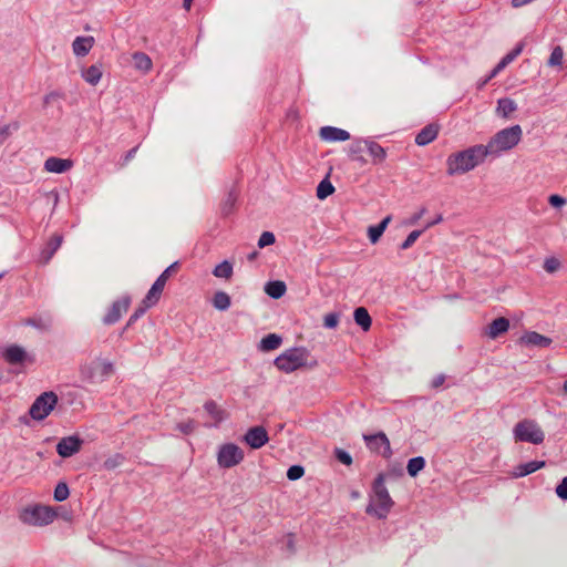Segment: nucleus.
Returning a JSON list of instances; mask_svg holds the SVG:
<instances>
[{"mask_svg": "<svg viewBox=\"0 0 567 567\" xmlns=\"http://www.w3.org/2000/svg\"><path fill=\"white\" fill-rule=\"evenodd\" d=\"M486 157L482 144L451 154L446 159V173L450 176L465 174L483 163Z\"/></svg>", "mask_w": 567, "mask_h": 567, "instance_id": "1", "label": "nucleus"}, {"mask_svg": "<svg viewBox=\"0 0 567 567\" xmlns=\"http://www.w3.org/2000/svg\"><path fill=\"white\" fill-rule=\"evenodd\" d=\"M523 130L516 124L498 131L486 145H483L487 157H499L502 153L514 148L522 140Z\"/></svg>", "mask_w": 567, "mask_h": 567, "instance_id": "2", "label": "nucleus"}, {"mask_svg": "<svg viewBox=\"0 0 567 567\" xmlns=\"http://www.w3.org/2000/svg\"><path fill=\"white\" fill-rule=\"evenodd\" d=\"M115 369L114 363L102 357H93L80 364V378L90 384L102 383L113 375Z\"/></svg>", "mask_w": 567, "mask_h": 567, "instance_id": "3", "label": "nucleus"}, {"mask_svg": "<svg viewBox=\"0 0 567 567\" xmlns=\"http://www.w3.org/2000/svg\"><path fill=\"white\" fill-rule=\"evenodd\" d=\"M373 494L365 508V513L373 515L379 519H384L392 509L394 502L391 498L388 488L384 485V475L379 474L373 482Z\"/></svg>", "mask_w": 567, "mask_h": 567, "instance_id": "4", "label": "nucleus"}, {"mask_svg": "<svg viewBox=\"0 0 567 567\" xmlns=\"http://www.w3.org/2000/svg\"><path fill=\"white\" fill-rule=\"evenodd\" d=\"M516 442H527L532 444H542L545 440V433L534 420L525 419L518 422L513 429Z\"/></svg>", "mask_w": 567, "mask_h": 567, "instance_id": "5", "label": "nucleus"}, {"mask_svg": "<svg viewBox=\"0 0 567 567\" xmlns=\"http://www.w3.org/2000/svg\"><path fill=\"white\" fill-rule=\"evenodd\" d=\"M307 354L302 349L292 348L275 359V365L286 373L293 372L306 365Z\"/></svg>", "mask_w": 567, "mask_h": 567, "instance_id": "6", "label": "nucleus"}, {"mask_svg": "<svg viewBox=\"0 0 567 567\" xmlns=\"http://www.w3.org/2000/svg\"><path fill=\"white\" fill-rule=\"evenodd\" d=\"M55 518V512L49 506L37 505L23 509L20 519L29 525L44 526L49 525Z\"/></svg>", "mask_w": 567, "mask_h": 567, "instance_id": "7", "label": "nucleus"}, {"mask_svg": "<svg viewBox=\"0 0 567 567\" xmlns=\"http://www.w3.org/2000/svg\"><path fill=\"white\" fill-rule=\"evenodd\" d=\"M58 400V395L54 392H43L30 406V416L35 421L44 420L55 408Z\"/></svg>", "mask_w": 567, "mask_h": 567, "instance_id": "8", "label": "nucleus"}, {"mask_svg": "<svg viewBox=\"0 0 567 567\" xmlns=\"http://www.w3.org/2000/svg\"><path fill=\"white\" fill-rule=\"evenodd\" d=\"M245 457L243 449L234 443H226L219 446L217 463L219 467L230 468L238 465Z\"/></svg>", "mask_w": 567, "mask_h": 567, "instance_id": "9", "label": "nucleus"}, {"mask_svg": "<svg viewBox=\"0 0 567 567\" xmlns=\"http://www.w3.org/2000/svg\"><path fill=\"white\" fill-rule=\"evenodd\" d=\"M363 440L370 451L379 453L385 458H389L392 455L390 441L385 433L379 432L377 434H364Z\"/></svg>", "mask_w": 567, "mask_h": 567, "instance_id": "10", "label": "nucleus"}, {"mask_svg": "<svg viewBox=\"0 0 567 567\" xmlns=\"http://www.w3.org/2000/svg\"><path fill=\"white\" fill-rule=\"evenodd\" d=\"M131 305V298L128 296H124L118 300H115L107 313L103 318V322L105 324H113L117 322L122 315L125 313Z\"/></svg>", "mask_w": 567, "mask_h": 567, "instance_id": "11", "label": "nucleus"}, {"mask_svg": "<svg viewBox=\"0 0 567 567\" xmlns=\"http://www.w3.org/2000/svg\"><path fill=\"white\" fill-rule=\"evenodd\" d=\"M82 443L78 435L65 436L58 442L56 452L61 457H71L80 451Z\"/></svg>", "mask_w": 567, "mask_h": 567, "instance_id": "12", "label": "nucleus"}, {"mask_svg": "<svg viewBox=\"0 0 567 567\" xmlns=\"http://www.w3.org/2000/svg\"><path fill=\"white\" fill-rule=\"evenodd\" d=\"M244 441L251 449L257 450L262 447L269 441V437L264 426H254L246 432Z\"/></svg>", "mask_w": 567, "mask_h": 567, "instance_id": "13", "label": "nucleus"}, {"mask_svg": "<svg viewBox=\"0 0 567 567\" xmlns=\"http://www.w3.org/2000/svg\"><path fill=\"white\" fill-rule=\"evenodd\" d=\"M319 136L326 142H344L350 138L348 131L334 126L321 127Z\"/></svg>", "mask_w": 567, "mask_h": 567, "instance_id": "14", "label": "nucleus"}, {"mask_svg": "<svg viewBox=\"0 0 567 567\" xmlns=\"http://www.w3.org/2000/svg\"><path fill=\"white\" fill-rule=\"evenodd\" d=\"M520 342L527 347L548 348L553 340L536 331H529L522 336Z\"/></svg>", "mask_w": 567, "mask_h": 567, "instance_id": "15", "label": "nucleus"}, {"mask_svg": "<svg viewBox=\"0 0 567 567\" xmlns=\"http://www.w3.org/2000/svg\"><path fill=\"white\" fill-rule=\"evenodd\" d=\"M73 163L70 159L49 157L44 162V169L50 173L62 174L72 167Z\"/></svg>", "mask_w": 567, "mask_h": 567, "instance_id": "16", "label": "nucleus"}, {"mask_svg": "<svg viewBox=\"0 0 567 567\" xmlns=\"http://www.w3.org/2000/svg\"><path fill=\"white\" fill-rule=\"evenodd\" d=\"M545 465V461H530L524 464H519L516 467H514L512 476L516 478L524 477L543 468Z\"/></svg>", "mask_w": 567, "mask_h": 567, "instance_id": "17", "label": "nucleus"}, {"mask_svg": "<svg viewBox=\"0 0 567 567\" xmlns=\"http://www.w3.org/2000/svg\"><path fill=\"white\" fill-rule=\"evenodd\" d=\"M204 409L207 412V414L213 419L214 426H217L219 423H221L224 420L228 417L227 412L221 409L215 401H207L204 404Z\"/></svg>", "mask_w": 567, "mask_h": 567, "instance_id": "18", "label": "nucleus"}, {"mask_svg": "<svg viewBox=\"0 0 567 567\" xmlns=\"http://www.w3.org/2000/svg\"><path fill=\"white\" fill-rule=\"evenodd\" d=\"M509 329V321L504 317L493 320L486 330V334L491 339H496L498 336L505 333Z\"/></svg>", "mask_w": 567, "mask_h": 567, "instance_id": "19", "label": "nucleus"}, {"mask_svg": "<svg viewBox=\"0 0 567 567\" xmlns=\"http://www.w3.org/2000/svg\"><path fill=\"white\" fill-rule=\"evenodd\" d=\"M94 44V39L92 37H78L72 43L73 53L76 56L86 55Z\"/></svg>", "mask_w": 567, "mask_h": 567, "instance_id": "20", "label": "nucleus"}, {"mask_svg": "<svg viewBox=\"0 0 567 567\" xmlns=\"http://www.w3.org/2000/svg\"><path fill=\"white\" fill-rule=\"evenodd\" d=\"M63 237L61 235H53L49 240L47 247L41 251V261L48 264L55 251L60 248Z\"/></svg>", "mask_w": 567, "mask_h": 567, "instance_id": "21", "label": "nucleus"}, {"mask_svg": "<svg viewBox=\"0 0 567 567\" xmlns=\"http://www.w3.org/2000/svg\"><path fill=\"white\" fill-rule=\"evenodd\" d=\"M437 133L439 130L435 125H426L415 136V143L420 146H425L436 138Z\"/></svg>", "mask_w": 567, "mask_h": 567, "instance_id": "22", "label": "nucleus"}, {"mask_svg": "<svg viewBox=\"0 0 567 567\" xmlns=\"http://www.w3.org/2000/svg\"><path fill=\"white\" fill-rule=\"evenodd\" d=\"M27 352L20 346H10L6 349L3 358L11 364L22 363L25 360Z\"/></svg>", "mask_w": 567, "mask_h": 567, "instance_id": "23", "label": "nucleus"}, {"mask_svg": "<svg viewBox=\"0 0 567 567\" xmlns=\"http://www.w3.org/2000/svg\"><path fill=\"white\" fill-rule=\"evenodd\" d=\"M516 110V102L509 97H503L497 101L496 114L503 118H508Z\"/></svg>", "mask_w": 567, "mask_h": 567, "instance_id": "24", "label": "nucleus"}, {"mask_svg": "<svg viewBox=\"0 0 567 567\" xmlns=\"http://www.w3.org/2000/svg\"><path fill=\"white\" fill-rule=\"evenodd\" d=\"M281 343L282 338L279 334L269 333L260 340L258 349L262 352H268L278 349Z\"/></svg>", "mask_w": 567, "mask_h": 567, "instance_id": "25", "label": "nucleus"}, {"mask_svg": "<svg viewBox=\"0 0 567 567\" xmlns=\"http://www.w3.org/2000/svg\"><path fill=\"white\" fill-rule=\"evenodd\" d=\"M364 147L369 152L370 156L373 159V163H382L386 157V151L380 144L373 141H364Z\"/></svg>", "mask_w": 567, "mask_h": 567, "instance_id": "26", "label": "nucleus"}, {"mask_svg": "<svg viewBox=\"0 0 567 567\" xmlns=\"http://www.w3.org/2000/svg\"><path fill=\"white\" fill-rule=\"evenodd\" d=\"M286 284L281 280L269 281L265 286V292L274 298L279 299L286 293Z\"/></svg>", "mask_w": 567, "mask_h": 567, "instance_id": "27", "label": "nucleus"}, {"mask_svg": "<svg viewBox=\"0 0 567 567\" xmlns=\"http://www.w3.org/2000/svg\"><path fill=\"white\" fill-rule=\"evenodd\" d=\"M354 321L358 326L362 328V330L368 331L371 328L372 319L368 312V310L363 307H359L354 310L353 313Z\"/></svg>", "mask_w": 567, "mask_h": 567, "instance_id": "28", "label": "nucleus"}, {"mask_svg": "<svg viewBox=\"0 0 567 567\" xmlns=\"http://www.w3.org/2000/svg\"><path fill=\"white\" fill-rule=\"evenodd\" d=\"M82 76L91 85H96L102 78V69L99 65H91L82 72Z\"/></svg>", "mask_w": 567, "mask_h": 567, "instance_id": "29", "label": "nucleus"}, {"mask_svg": "<svg viewBox=\"0 0 567 567\" xmlns=\"http://www.w3.org/2000/svg\"><path fill=\"white\" fill-rule=\"evenodd\" d=\"M233 272V264L228 260H224L223 262L218 264L213 270V275L215 277L223 279H230Z\"/></svg>", "mask_w": 567, "mask_h": 567, "instance_id": "30", "label": "nucleus"}, {"mask_svg": "<svg viewBox=\"0 0 567 567\" xmlns=\"http://www.w3.org/2000/svg\"><path fill=\"white\" fill-rule=\"evenodd\" d=\"M231 305L230 297L225 291H217L213 298V306L220 311L227 310Z\"/></svg>", "mask_w": 567, "mask_h": 567, "instance_id": "31", "label": "nucleus"}, {"mask_svg": "<svg viewBox=\"0 0 567 567\" xmlns=\"http://www.w3.org/2000/svg\"><path fill=\"white\" fill-rule=\"evenodd\" d=\"M425 467V460L422 456L412 457L408 462V473L411 477H415Z\"/></svg>", "mask_w": 567, "mask_h": 567, "instance_id": "32", "label": "nucleus"}, {"mask_svg": "<svg viewBox=\"0 0 567 567\" xmlns=\"http://www.w3.org/2000/svg\"><path fill=\"white\" fill-rule=\"evenodd\" d=\"M133 61L136 69L142 71H148L152 68V61L148 55L143 52H136L133 54Z\"/></svg>", "mask_w": 567, "mask_h": 567, "instance_id": "33", "label": "nucleus"}, {"mask_svg": "<svg viewBox=\"0 0 567 567\" xmlns=\"http://www.w3.org/2000/svg\"><path fill=\"white\" fill-rule=\"evenodd\" d=\"M24 324L27 326H30V327H33L35 329H39V330H49L51 324H52V320L50 317H47V318H29L24 321Z\"/></svg>", "mask_w": 567, "mask_h": 567, "instance_id": "34", "label": "nucleus"}, {"mask_svg": "<svg viewBox=\"0 0 567 567\" xmlns=\"http://www.w3.org/2000/svg\"><path fill=\"white\" fill-rule=\"evenodd\" d=\"M564 61V50L561 47L557 45L553 49L547 64L549 66H561Z\"/></svg>", "mask_w": 567, "mask_h": 567, "instance_id": "35", "label": "nucleus"}, {"mask_svg": "<svg viewBox=\"0 0 567 567\" xmlns=\"http://www.w3.org/2000/svg\"><path fill=\"white\" fill-rule=\"evenodd\" d=\"M334 192L333 185L326 178L321 181L317 187V197L324 199Z\"/></svg>", "mask_w": 567, "mask_h": 567, "instance_id": "36", "label": "nucleus"}, {"mask_svg": "<svg viewBox=\"0 0 567 567\" xmlns=\"http://www.w3.org/2000/svg\"><path fill=\"white\" fill-rule=\"evenodd\" d=\"M162 292V290L152 286L147 295L143 299V305H146V307H153L159 300Z\"/></svg>", "mask_w": 567, "mask_h": 567, "instance_id": "37", "label": "nucleus"}, {"mask_svg": "<svg viewBox=\"0 0 567 567\" xmlns=\"http://www.w3.org/2000/svg\"><path fill=\"white\" fill-rule=\"evenodd\" d=\"M70 495L69 487L66 483L60 482L54 488L53 497L56 502L65 501Z\"/></svg>", "mask_w": 567, "mask_h": 567, "instance_id": "38", "label": "nucleus"}, {"mask_svg": "<svg viewBox=\"0 0 567 567\" xmlns=\"http://www.w3.org/2000/svg\"><path fill=\"white\" fill-rule=\"evenodd\" d=\"M363 148H364V141H358L355 143H353L349 148V154L352 157V159L360 161L361 163H364L365 162L364 158L359 155L363 151Z\"/></svg>", "mask_w": 567, "mask_h": 567, "instance_id": "39", "label": "nucleus"}, {"mask_svg": "<svg viewBox=\"0 0 567 567\" xmlns=\"http://www.w3.org/2000/svg\"><path fill=\"white\" fill-rule=\"evenodd\" d=\"M560 267H561V264H560L559 259H557L556 257L546 258L544 261V269L548 274H554V272L558 271Z\"/></svg>", "mask_w": 567, "mask_h": 567, "instance_id": "40", "label": "nucleus"}, {"mask_svg": "<svg viewBox=\"0 0 567 567\" xmlns=\"http://www.w3.org/2000/svg\"><path fill=\"white\" fill-rule=\"evenodd\" d=\"M236 199H237L236 194L234 192H229L225 202L223 203V206H221V212L224 215H228L231 213L233 207L236 203Z\"/></svg>", "mask_w": 567, "mask_h": 567, "instance_id": "41", "label": "nucleus"}, {"mask_svg": "<svg viewBox=\"0 0 567 567\" xmlns=\"http://www.w3.org/2000/svg\"><path fill=\"white\" fill-rule=\"evenodd\" d=\"M339 319H340V315L337 312L327 313L323 317V326L328 329H334V328H337V326L339 323Z\"/></svg>", "mask_w": 567, "mask_h": 567, "instance_id": "42", "label": "nucleus"}, {"mask_svg": "<svg viewBox=\"0 0 567 567\" xmlns=\"http://www.w3.org/2000/svg\"><path fill=\"white\" fill-rule=\"evenodd\" d=\"M423 230H413L411 231L406 239L401 244L400 248L402 250H406L409 249L417 239L419 237L422 235Z\"/></svg>", "mask_w": 567, "mask_h": 567, "instance_id": "43", "label": "nucleus"}, {"mask_svg": "<svg viewBox=\"0 0 567 567\" xmlns=\"http://www.w3.org/2000/svg\"><path fill=\"white\" fill-rule=\"evenodd\" d=\"M305 474V468L301 465H292L287 471V477L290 481H297Z\"/></svg>", "mask_w": 567, "mask_h": 567, "instance_id": "44", "label": "nucleus"}, {"mask_svg": "<svg viewBox=\"0 0 567 567\" xmlns=\"http://www.w3.org/2000/svg\"><path fill=\"white\" fill-rule=\"evenodd\" d=\"M276 241V237L271 231H264L258 239V247L265 248L272 245Z\"/></svg>", "mask_w": 567, "mask_h": 567, "instance_id": "45", "label": "nucleus"}, {"mask_svg": "<svg viewBox=\"0 0 567 567\" xmlns=\"http://www.w3.org/2000/svg\"><path fill=\"white\" fill-rule=\"evenodd\" d=\"M334 456L340 463L347 466H350L352 464V456L342 449L337 447L334 450Z\"/></svg>", "mask_w": 567, "mask_h": 567, "instance_id": "46", "label": "nucleus"}, {"mask_svg": "<svg viewBox=\"0 0 567 567\" xmlns=\"http://www.w3.org/2000/svg\"><path fill=\"white\" fill-rule=\"evenodd\" d=\"M150 307H146V305H143V302L135 309L133 315L130 317L126 328L132 326L136 320H138L148 309Z\"/></svg>", "mask_w": 567, "mask_h": 567, "instance_id": "47", "label": "nucleus"}, {"mask_svg": "<svg viewBox=\"0 0 567 567\" xmlns=\"http://www.w3.org/2000/svg\"><path fill=\"white\" fill-rule=\"evenodd\" d=\"M382 235L383 231L377 225L368 228V237L372 244H377Z\"/></svg>", "mask_w": 567, "mask_h": 567, "instance_id": "48", "label": "nucleus"}, {"mask_svg": "<svg viewBox=\"0 0 567 567\" xmlns=\"http://www.w3.org/2000/svg\"><path fill=\"white\" fill-rule=\"evenodd\" d=\"M195 427L196 423L194 420H188L176 425V429L184 434H190L192 432H194Z\"/></svg>", "mask_w": 567, "mask_h": 567, "instance_id": "49", "label": "nucleus"}, {"mask_svg": "<svg viewBox=\"0 0 567 567\" xmlns=\"http://www.w3.org/2000/svg\"><path fill=\"white\" fill-rule=\"evenodd\" d=\"M567 203L566 198L560 196V195H557V194H553L548 197V204L550 206H553L554 208H561L563 206H565Z\"/></svg>", "mask_w": 567, "mask_h": 567, "instance_id": "50", "label": "nucleus"}, {"mask_svg": "<svg viewBox=\"0 0 567 567\" xmlns=\"http://www.w3.org/2000/svg\"><path fill=\"white\" fill-rule=\"evenodd\" d=\"M122 461L123 457L120 454H117L114 457L105 460L103 465L106 470H114L122 463Z\"/></svg>", "mask_w": 567, "mask_h": 567, "instance_id": "51", "label": "nucleus"}, {"mask_svg": "<svg viewBox=\"0 0 567 567\" xmlns=\"http://www.w3.org/2000/svg\"><path fill=\"white\" fill-rule=\"evenodd\" d=\"M523 51V44H518L515 49H513L511 52H508L505 56L502 59L507 63H512Z\"/></svg>", "mask_w": 567, "mask_h": 567, "instance_id": "52", "label": "nucleus"}, {"mask_svg": "<svg viewBox=\"0 0 567 567\" xmlns=\"http://www.w3.org/2000/svg\"><path fill=\"white\" fill-rule=\"evenodd\" d=\"M556 494L559 498L567 501V476L556 487Z\"/></svg>", "mask_w": 567, "mask_h": 567, "instance_id": "53", "label": "nucleus"}, {"mask_svg": "<svg viewBox=\"0 0 567 567\" xmlns=\"http://www.w3.org/2000/svg\"><path fill=\"white\" fill-rule=\"evenodd\" d=\"M11 135V125L0 127V145L3 144Z\"/></svg>", "mask_w": 567, "mask_h": 567, "instance_id": "54", "label": "nucleus"}, {"mask_svg": "<svg viewBox=\"0 0 567 567\" xmlns=\"http://www.w3.org/2000/svg\"><path fill=\"white\" fill-rule=\"evenodd\" d=\"M176 267H177V262L172 264L158 277L161 279H163L165 282H167L169 276L172 275V272L175 270Z\"/></svg>", "mask_w": 567, "mask_h": 567, "instance_id": "55", "label": "nucleus"}, {"mask_svg": "<svg viewBox=\"0 0 567 567\" xmlns=\"http://www.w3.org/2000/svg\"><path fill=\"white\" fill-rule=\"evenodd\" d=\"M426 213V208L425 207H422L416 214H414L410 220V224L414 225L416 224L422 217L423 215Z\"/></svg>", "mask_w": 567, "mask_h": 567, "instance_id": "56", "label": "nucleus"}, {"mask_svg": "<svg viewBox=\"0 0 567 567\" xmlns=\"http://www.w3.org/2000/svg\"><path fill=\"white\" fill-rule=\"evenodd\" d=\"M444 381H445V377L443 374L436 375L432 381V386L439 388L444 383Z\"/></svg>", "mask_w": 567, "mask_h": 567, "instance_id": "57", "label": "nucleus"}, {"mask_svg": "<svg viewBox=\"0 0 567 567\" xmlns=\"http://www.w3.org/2000/svg\"><path fill=\"white\" fill-rule=\"evenodd\" d=\"M391 219H392V217L390 215H388L377 226L384 233V230L386 229V227L390 224Z\"/></svg>", "mask_w": 567, "mask_h": 567, "instance_id": "58", "label": "nucleus"}, {"mask_svg": "<svg viewBox=\"0 0 567 567\" xmlns=\"http://www.w3.org/2000/svg\"><path fill=\"white\" fill-rule=\"evenodd\" d=\"M391 219H392V217L390 215H388L377 226L384 233V230L386 229V227L390 224Z\"/></svg>", "mask_w": 567, "mask_h": 567, "instance_id": "59", "label": "nucleus"}, {"mask_svg": "<svg viewBox=\"0 0 567 567\" xmlns=\"http://www.w3.org/2000/svg\"><path fill=\"white\" fill-rule=\"evenodd\" d=\"M165 285H166V282L158 277L152 286L163 291L165 288Z\"/></svg>", "mask_w": 567, "mask_h": 567, "instance_id": "60", "label": "nucleus"}, {"mask_svg": "<svg viewBox=\"0 0 567 567\" xmlns=\"http://www.w3.org/2000/svg\"><path fill=\"white\" fill-rule=\"evenodd\" d=\"M508 64L502 59L495 66L494 69L496 70V72H501L503 71Z\"/></svg>", "mask_w": 567, "mask_h": 567, "instance_id": "61", "label": "nucleus"}, {"mask_svg": "<svg viewBox=\"0 0 567 567\" xmlns=\"http://www.w3.org/2000/svg\"><path fill=\"white\" fill-rule=\"evenodd\" d=\"M136 152L137 147H133L132 150H130L125 155V162L131 161L135 156Z\"/></svg>", "mask_w": 567, "mask_h": 567, "instance_id": "62", "label": "nucleus"}, {"mask_svg": "<svg viewBox=\"0 0 567 567\" xmlns=\"http://www.w3.org/2000/svg\"><path fill=\"white\" fill-rule=\"evenodd\" d=\"M442 220H443L442 215H439L435 219H432V221L427 223L425 228H430V227L441 223Z\"/></svg>", "mask_w": 567, "mask_h": 567, "instance_id": "63", "label": "nucleus"}, {"mask_svg": "<svg viewBox=\"0 0 567 567\" xmlns=\"http://www.w3.org/2000/svg\"><path fill=\"white\" fill-rule=\"evenodd\" d=\"M192 3H193V0H184L183 1V7L186 11H189L190 10V7H192Z\"/></svg>", "mask_w": 567, "mask_h": 567, "instance_id": "64", "label": "nucleus"}]
</instances>
